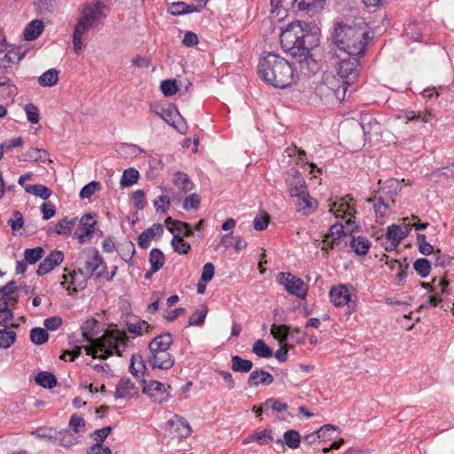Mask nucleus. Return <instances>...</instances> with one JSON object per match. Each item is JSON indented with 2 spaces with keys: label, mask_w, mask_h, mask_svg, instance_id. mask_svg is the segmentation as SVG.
<instances>
[{
  "label": "nucleus",
  "mask_w": 454,
  "mask_h": 454,
  "mask_svg": "<svg viewBox=\"0 0 454 454\" xmlns=\"http://www.w3.org/2000/svg\"><path fill=\"white\" fill-rule=\"evenodd\" d=\"M280 43L284 51L294 57H306L310 50L317 46L319 36L307 22L296 20L286 26L280 34Z\"/></svg>",
  "instance_id": "nucleus-1"
},
{
  "label": "nucleus",
  "mask_w": 454,
  "mask_h": 454,
  "mask_svg": "<svg viewBox=\"0 0 454 454\" xmlns=\"http://www.w3.org/2000/svg\"><path fill=\"white\" fill-rule=\"evenodd\" d=\"M258 72L265 82L279 89L292 86L297 79L292 64L273 52H263L259 60Z\"/></svg>",
  "instance_id": "nucleus-2"
},
{
  "label": "nucleus",
  "mask_w": 454,
  "mask_h": 454,
  "mask_svg": "<svg viewBox=\"0 0 454 454\" xmlns=\"http://www.w3.org/2000/svg\"><path fill=\"white\" fill-rule=\"evenodd\" d=\"M368 31L363 26L335 21L332 42L344 55L363 56L368 44Z\"/></svg>",
  "instance_id": "nucleus-3"
},
{
  "label": "nucleus",
  "mask_w": 454,
  "mask_h": 454,
  "mask_svg": "<svg viewBox=\"0 0 454 454\" xmlns=\"http://www.w3.org/2000/svg\"><path fill=\"white\" fill-rule=\"evenodd\" d=\"M361 56L338 55L340 59L338 67V74L341 81L335 76H325L328 89L333 92V97L342 101L345 98L348 88L356 82L359 76V58Z\"/></svg>",
  "instance_id": "nucleus-4"
},
{
  "label": "nucleus",
  "mask_w": 454,
  "mask_h": 454,
  "mask_svg": "<svg viewBox=\"0 0 454 454\" xmlns=\"http://www.w3.org/2000/svg\"><path fill=\"white\" fill-rule=\"evenodd\" d=\"M129 341V339L125 332L118 329L107 331L102 337L96 340L91 347L86 348L87 355L100 359H106L114 353L121 356Z\"/></svg>",
  "instance_id": "nucleus-5"
},
{
  "label": "nucleus",
  "mask_w": 454,
  "mask_h": 454,
  "mask_svg": "<svg viewBox=\"0 0 454 454\" xmlns=\"http://www.w3.org/2000/svg\"><path fill=\"white\" fill-rule=\"evenodd\" d=\"M75 266L85 276L96 278H102L107 269L98 250L92 247H85L78 254Z\"/></svg>",
  "instance_id": "nucleus-6"
},
{
  "label": "nucleus",
  "mask_w": 454,
  "mask_h": 454,
  "mask_svg": "<svg viewBox=\"0 0 454 454\" xmlns=\"http://www.w3.org/2000/svg\"><path fill=\"white\" fill-rule=\"evenodd\" d=\"M279 282L290 294L300 299H304L307 296L308 288L300 278L289 272H281L279 273Z\"/></svg>",
  "instance_id": "nucleus-7"
},
{
  "label": "nucleus",
  "mask_w": 454,
  "mask_h": 454,
  "mask_svg": "<svg viewBox=\"0 0 454 454\" xmlns=\"http://www.w3.org/2000/svg\"><path fill=\"white\" fill-rule=\"evenodd\" d=\"M408 218H403V222L406 223ZM411 230L410 223H404L403 225L392 224L387 227L386 232V238L389 244L386 246V250H395L401 240L405 239Z\"/></svg>",
  "instance_id": "nucleus-8"
},
{
  "label": "nucleus",
  "mask_w": 454,
  "mask_h": 454,
  "mask_svg": "<svg viewBox=\"0 0 454 454\" xmlns=\"http://www.w3.org/2000/svg\"><path fill=\"white\" fill-rule=\"evenodd\" d=\"M367 201L369 203H372L377 222L380 223H384V218L386 217L387 212L395 203V200H389V198L381 197L377 193H374L372 197L367 200Z\"/></svg>",
  "instance_id": "nucleus-9"
},
{
  "label": "nucleus",
  "mask_w": 454,
  "mask_h": 454,
  "mask_svg": "<svg viewBox=\"0 0 454 454\" xmlns=\"http://www.w3.org/2000/svg\"><path fill=\"white\" fill-rule=\"evenodd\" d=\"M286 183L289 189V194L293 198L308 191L304 178L295 168H291L286 173Z\"/></svg>",
  "instance_id": "nucleus-10"
},
{
  "label": "nucleus",
  "mask_w": 454,
  "mask_h": 454,
  "mask_svg": "<svg viewBox=\"0 0 454 454\" xmlns=\"http://www.w3.org/2000/svg\"><path fill=\"white\" fill-rule=\"evenodd\" d=\"M63 278L65 280L61 285L64 286L66 283H68L69 286L67 287V291L68 294H73L86 287L89 277L80 272L76 268L72 273L63 275Z\"/></svg>",
  "instance_id": "nucleus-11"
},
{
  "label": "nucleus",
  "mask_w": 454,
  "mask_h": 454,
  "mask_svg": "<svg viewBox=\"0 0 454 454\" xmlns=\"http://www.w3.org/2000/svg\"><path fill=\"white\" fill-rule=\"evenodd\" d=\"M147 362L153 369L168 370L175 364V357L169 352L148 354Z\"/></svg>",
  "instance_id": "nucleus-12"
},
{
  "label": "nucleus",
  "mask_w": 454,
  "mask_h": 454,
  "mask_svg": "<svg viewBox=\"0 0 454 454\" xmlns=\"http://www.w3.org/2000/svg\"><path fill=\"white\" fill-rule=\"evenodd\" d=\"M143 393L147 394L154 403H163L168 400L165 386L157 380H152L143 387Z\"/></svg>",
  "instance_id": "nucleus-13"
},
{
  "label": "nucleus",
  "mask_w": 454,
  "mask_h": 454,
  "mask_svg": "<svg viewBox=\"0 0 454 454\" xmlns=\"http://www.w3.org/2000/svg\"><path fill=\"white\" fill-rule=\"evenodd\" d=\"M93 215L85 214L79 222L78 231L75 232L79 243H84L95 231V225L97 223Z\"/></svg>",
  "instance_id": "nucleus-14"
},
{
  "label": "nucleus",
  "mask_w": 454,
  "mask_h": 454,
  "mask_svg": "<svg viewBox=\"0 0 454 454\" xmlns=\"http://www.w3.org/2000/svg\"><path fill=\"white\" fill-rule=\"evenodd\" d=\"M64 260V254L59 250H54L48 254L38 265L37 274L43 276L59 265Z\"/></svg>",
  "instance_id": "nucleus-15"
},
{
  "label": "nucleus",
  "mask_w": 454,
  "mask_h": 454,
  "mask_svg": "<svg viewBox=\"0 0 454 454\" xmlns=\"http://www.w3.org/2000/svg\"><path fill=\"white\" fill-rule=\"evenodd\" d=\"M169 429L181 438H186L191 435L192 430L188 421L183 417L175 415L168 421Z\"/></svg>",
  "instance_id": "nucleus-16"
},
{
  "label": "nucleus",
  "mask_w": 454,
  "mask_h": 454,
  "mask_svg": "<svg viewBox=\"0 0 454 454\" xmlns=\"http://www.w3.org/2000/svg\"><path fill=\"white\" fill-rule=\"evenodd\" d=\"M297 210L303 215H311L317 207V201L306 191L295 196Z\"/></svg>",
  "instance_id": "nucleus-17"
},
{
  "label": "nucleus",
  "mask_w": 454,
  "mask_h": 454,
  "mask_svg": "<svg viewBox=\"0 0 454 454\" xmlns=\"http://www.w3.org/2000/svg\"><path fill=\"white\" fill-rule=\"evenodd\" d=\"M173 343V338L170 333H163L154 337L148 345L149 354L167 352Z\"/></svg>",
  "instance_id": "nucleus-18"
},
{
  "label": "nucleus",
  "mask_w": 454,
  "mask_h": 454,
  "mask_svg": "<svg viewBox=\"0 0 454 454\" xmlns=\"http://www.w3.org/2000/svg\"><path fill=\"white\" fill-rule=\"evenodd\" d=\"M404 179L398 180L395 178L388 179L384 182L381 187L375 193L381 197L395 200V197L401 192Z\"/></svg>",
  "instance_id": "nucleus-19"
},
{
  "label": "nucleus",
  "mask_w": 454,
  "mask_h": 454,
  "mask_svg": "<svg viewBox=\"0 0 454 454\" xmlns=\"http://www.w3.org/2000/svg\"><path fill=\"white\" fill-rule=\"evenodd\" d=\"M163 226L160 223H154L150 228L145 230L138 237L137 245L143 249L150 246V242L154 238H160L163 233Z\"/></svg>",
  "instance_id": "nucleus-20"
},
{
  "label": "nucleus",
  "mask_w": 454,
  "mask_h": 454,
  "mask_svg": "<svg viewBox=\"0 0 454 454\" xmlns=\"http://www.w3.org/2000/svg\"><path fill=\"white\" fill-rule=\"evenodd\" d=\"M325 0H294V4L299 11L309 15H314L323 10Z\"/></svg>",
  "instance_id": "nucleus-21"
},
{
  "label": "nucleus",
  "mask_w": 454,
  "mask_h": 454,
  "mask_svg": "<svg viewBox=\"0 0 454 454\" xmlns=\"http://www.w3.org/2000/svg\"><path fill=\"white\" fill-rule=\"evenodd\" d=\"M331 301L337 307L347 304L350 299V294L345 286H334L329 293Z\"/></svg>",
  "instance_id": "nucleus-22"
},
{
  "label": "nucleus",
  "mask_w": 454,
  "mask_h": 454,
  "mask_svg": "<svg viewBox=\"0 0 454 454\" xmlns=\"http://www.w3.org/2000/svg\"><path fill=\"white\" fill-rule=\"evenodd\" d=\"M274 380L273 376L264 370L253 371L248 378L247 384L250 387H257L259 384L270 385Z\"/></svg>",
  "instance_id": "nucleus-23"
},
{
  "label": "nucleus",
  "mask_w": 454,
  "mask_h": 454,
  "mask_svg": "<svg viewBox=\"0 0 454 454\" xmlns=\"http://www.w3.org/2000/svg\"><path fill=\"white\" fill-rule=\"evenodd\" d=\"M329 211L333 213L336 218H344L349 216L347 220V223L349 224L352 221V213L350 206L342 200L332 202L330 205Z\"/></svg>",
  "instance_id": "nucleus-24"
},
{
  "label": "nucleus",
  "mask_w": 454,
  "mask_h": 454,
  "mask_svg": "<svg viewBox=\"0 0 454 454\" xmlns=\"http://www.w3.org/2000/svg\"><path fill=\"white\" fill-rule=\"evenodd\" d=\"M135 388L134 383L129 378H121L116 385L114 397L115 399L130 398L133 394L132 390Z\"/></svg>",
  "instance_id": "nucleus-25"
},
{
  "label": "nucleus",
  "mask_w": 454,
  "mask_h": 454,
  "mask_svg": "<svg viewBox=\"0 0 454 454\" xmlns=\"http://www.w3.org/2000/svg\"><path fill=\"white\" fill-rule=\"evenodd\" d=\"M44 24L42 20L30 21L24 29L23 36L26 41L35 40L43 31Z\"/></svg>",
  "instance_id": "nucleus-26"
},
{
  "label": "nucleus",
  "mask_w": 454,
  "mask_h": 454,
  "mask_svg": "<svg viewBox=\"0 0 454 454\" xmlns=\"http://www.w3.org/2000/svg\"><path fill=\"white\" fill-rule=\"evenodd\" d=\"M172 183L177 189H179L184 193L192 191L194 187L193 182L189 178V176L185 173L182 171H177L174 174Z\"/></svg>",
  "instance_id": "nucleus-27"
},
{
  "label": "nucleus",
  "mask_w": 454,
  "mask_h": 454,
  "mask_svg": "<svg viewBox=\"0 0 454 454\" xmlns=\"http://www.w3.org/2000/svg\"><path fill=\"white\" fill-rule=\"evenodd\" d=\"M349 245L352 250L358 255H364L368 253L371 247V242L362 236L350 235Z\"/></svg>",
  "instance_id": "nucleus-28"
},
{
  "label": "nucleus",
  "mask_w": 454,
  "mask_h": 454,
  "mask_svg": "<svg viewBox=\"0 0 454 454\" xmlns=\"http://www.w3.org/2000/svg\"><path fill=\"white\" fill-rule=\"evenodd\" d=\"M403 117L406 120V121H421L425 123L429 122L433 117V110L432 109H425L423 111H411V110H405L403 112Z\"/></svg>",
  "instance_id": "nucleus-29"
},
{
  "label": "nucleus",
  "mask_w": 454,
  "mask_h": 454,
  "mask_svg": "<svg viewBox=\"0 0 454 454\" xmlns=\"http://www.w3.org/2000/svg\"><path fill=\"white\" fill-rule=\"evenodd\" d=\"M26 192L30 193L34 196L39 197L43 200H48L52 192L47 186L43 184H27L24 186Z\"/></svg>",
  "instance_id": "nucleus-30"
},
{
  "label": "nucleus",
  "mask_w": 454,
  "mask_h": 454,
  "mask_svg": "<svg viewBox=\"0 0 454 454\" xmlns=\"http://www.w3.org/2000/svg\"><path fill=\"white\" fill-rule=\"evenodd\" d=\"M284 441L278 440L277 442L284 445L286 443L290 449L295 450L300 446L301 435L296 430H287L284 433Z\"/></svg>",
  "instance_id": "nucleus-31"
},
{
  "label": "nucleus",
  "mask_w": 454,
  "mask_h": 454,
  "mask_svg": "<svg viewBox=\"0 0 454 454\" xmlns=\"http://www.w3.org/2000/svg\"><path fill=\"white\" fill-rule=\"evenodd\" d=\"M88 33V30L84 28L82 22H77L73 34V44L74 51L76 54H79L82 50V36Z\"/></svg>",
  "instance_id": "nucleus-32"
},
{
  "label": "nucleus",
  "mask_w": 454,
  "mask_h": 454,
  "mask_svg": "<svg viewBox=\"0 0 454 454\" xmlns=\"http://www.w3.org/2000/svg\"><path fill=\"white\" fill-rule=\"evenodd\" d=\"M100 17L101 10L98 5H88L82 10L80 19L94 25L99 20Z\"/></svg>",
  "instance_id": "nucleus-33"
},
{
  "label": "nucleus",
  "mask_w": 454,
  "mask_h": 454,
  "mask_svg": "<svg viewBox=\"0 0 454 454\" xmlns=\"http://www.w3.org/2000/svg\"><path fill=\"white\" fill-rule=\"evenodd\" d=\"M194 5L184 2H175L168 5V12L174 16L194 12Z\"/></svg>",
  "instance_id": "nucleus-34"
},
{
  "label": "nucleus",
  "mask_w": 454,
  "mask_h": 454,
  "mask_svg": "<svg viewBox=\"0 0 454 454\" xmlns=\"http://www.w3.org/2000/svg\"><path fill=\"white\" fill-rule=\"evenodd\" d=\"M35 381L39 386L51 389L57 386V378L54 374L48 372H39L35 379Z\"/></svg>",
  "instance_id": "nucleus-35"
},
{
  "label": "nucleus",
  "mask_w": 454,
  "mask_h": 454,
  "mask_svg": "<svg viewBox=\"0 0 454 454\" xmlns=\"http://www.w3.org/2000/svg\"><path fill=\"white\" fill-rule=\"evenodd\" d=\"M54 441L63 447H70L78 443L77 438L68 430L58 432L54 436Z\"/></svg>",
  "instance_id": "nucleus-36"
},
{
  "label": "nucleus",
  "mask_w": 454,
  "mask_h": 454,
  "mask_svg": "<svg viewBox=\"0 0 454 454\" xmlns=\"http://www.w3.org/2000/svg\"><path fill=\"white\" fill-rule=\"evenodd\" d=\"M346 236L347 234L343 230V225L340 223H334L329 228V232L325 235V238L332 239L330 247H333L335 245L340 244L342 237Z\"/></svg>",
  "instance_id": "nucleus-37"
},
{
  "label": "nucleus",
  "mask_w": 454,
  "mask_h": 454,
  "mask_svg": "<svg viewBox=\"0 0 454 454\" xmlns=\"http://www.w3.org/2000/svg\"><path fill=\"white\" fill-rule=\"evenodd\" d=\"M59 82V72L55 68H51L44 72L38 78V82L43 87H52Z\"/></svg>",
  "instance_id": "nucleus-38"
},
{
  "label": "nucleus",
  "mask_w": 454,
  "mask_h": 454,
  "mask_svg": "<svg viewBox=\"0 0 454 454\" xmlns=\"http://www.w3.org/2000/svg\"><path fill=\"white\" fill-rule=\"evenodd\" d=\"M252 367L253 362L251 360L244 359L237 355L231 356V369L234 372H248Z\"/></svg>",
  "instance_id": "nucleus-39"
},
{
  "label": "nucleus",
  "mask_w": 454,
  "mask_h": 454,
  "mask_svg": "<svg viewBox=\"0 0 454 454\" xmlns=\"http://www.w3.org/2000/svg\"><path fill=\"white\" fill-rule=\"evenodd\" d=\"M130 372L135 377H140L144 375V372L146 369L145 362L140 355H133L130 359Z\"/></svg>",
  "instance_id": "nucleus-40"
},
{
  "label": "nucleus",
  "mask_w": 454,
  "mask_h": 454,
  "mask_svg": "<svg viewBox=\"0 0 454 454\" xmlns=\"http://www.w3.org/2000/svg\"><path fill=\"white\" fill-rule=\"evenodd\" d=\"M24 57V53H20L19 48H13L8 51L2 59L3 68L6 69L13 63L20 62Z\"/></svg>",
  "instance_id": "nucleus-41"
},
{
  "label": "nucleus",
  "mask_w": 454,
  "mask_h": 454,
  "mask_svg": "<svg viewBox=\"0 0 454 454\" xmlns=\"http://www.w3.org/2000/svg\"><path fill=\"white\" fill-rule=\"evenodd\" d=\"M171 246L173 250L179 254H186L191 250V245L184 239L180 233L174 234Z\"/></svg>",
  "instance_id": "nucleus-42"
},
{
  "label": "nucleus",
  "mask_w": 454,
  "mask_h": 454,
  "mask_svg": "<svg viewBox=\"0 0 454 454\" xmlns=\"http://www.w3.org/2000/svg\"><path fill=\"white\" fill-rule=\"evenodd\" d=\"M149 262L152 267V272L158 271L165 262L163 253L158 248H153L149 254Z\"/></svg>",
  "instance_id": "nucleus-43"
},
{
  "label": "nucleus",
  "mask_w": 454,
  "mask_h": 454,
  "mask_svg": "<svg viewBox=\"0 0 454 454\" xmlns=\"http://www.w3.org/2000/svg\"><path fill=\"white\" fill-rule=\"evenodd\" d=\"M338 429L339 428L335 426H333L331 424H326V425L321 427L319 429L306 434L303 437V442L308 445H311V444L320 441V434H323L324 430H338Z\"/></svg>",
  "instance_id": "nucleus-44"
},
{
  "label": "nucleus",
  "mask_w": 454,
  "mask_h": 454,
  "mask_svg": "<svg viewBox=\"0 0 454 454\" xmlns=\"http://www.w3.org/2000/svg\"><path fill=\"white\" fill-rule=\"evenodd\" d=\"M76 223V218L64 217L56 224V233L59 235L69 234Z\"/></svg>",
  "instance_id": "nucleus-45"
},
{
  "label": "nucleus",
  "mask_w": 454,
  "mask_h": 454,
  "mask_svg": "<svg viewBox=\"0 0 454 454\" xmlns=\"http://www.w3.org/2000/svg\"><path fill=\"white\" fill-rule=\"evenodd\" d=\"M254 441H256L259 444L262 445L273 441V437L270 435L266 430L256 432L254 434H250L246 437L243 441V444H248Z\"/></svg>",
  "instance_id": "nucleus-46"
},
{
  "label": "nucleus",
  "mask_w": 454,
  "mask_h": 454,
  "mask_svg": "<svg viewBox=\"0 0 454 454\" xmlns=\"http://www.w3.org/2000/svg\"><path fill=\"white\" fill-rule=\"evenodd\" d=\"M30 340L35 345H42L49 340V333L44 328L35 327L30 331Z\"/></svg>",
  "instance_id": "nucleus-47"
},
{
  "label": "nucleus",
  "mask_w": 454,
  "mask_h": 454,
  "mask_svg": "<svg viewBox=\"0 0 454 454\" xmlns=\"http://www.w3.org/2000/svg\"><path fill=\"white\" fill-rule=\"evenodd\" d=\"M44 254L43 248L37 247L35 248H27L24 251V258L27 263L35 264L43 258Z\"/></svg>",
  "instance_id": "nucleus-48"
},
{
  "label": "nucleus",
  "mask_w": 454,
  "mask_h": 454,
  "mask_svg": "<svg viewBox=\"0 0 454 454\" xmlns=\"http://www.w3.org/2000/svg\"><path fill=\"white\" fill-rule=\"evenodd\" d=\"M252 350L256 356L262 358H269L273 355L271 348L262 340H257L254 343Z\"/></svg>",
  "instance_id": "nucleus-49"
},
{
  "label": "nucleus",
  "mask_w": 454,
  "mask_h": 454,
  "mask_svg": "<svg viewBox=\"0 0 454 454\" xmlns=\"http://www.w3.org/2000/svg\"><path fill=\"white\" fill-rule=\"evenodd\" d=\"M16 333L7 328L0 330V348H10L16 340Z\"/></svg>",
  "instance_id": "nucleus-50"
},
{
  "label": "nucleus",
  "mask_w": 454,
  "mask_h": 454,
  "mask_svg": "<svg viewBox=\"0 0 454 454\" xmlns=\"http://www.w3.org/2000/svg\"><path fill=\"white\" fill-rule=\"evenodd\" d=\"M139 178V172L135 168H128L124 170L121 179V185L123 187L131 186L136 184Z\"/></svg>",
  "instance_id": "nucleus-51"
},
{
  "label": "nucleus",
  "mask_w": 454,
  "mask_h": 454,
  "mask_svg": "<svg viewBox=\"0 0 454 454\" xmlns=\"http://www.w3.org/2000/svg\"><path fill=\"white\" fill-rule=\"evenodd\" d=\"M25 158L27 160L31 161H46L49 159V153L39 148H29L25 154Z\"/></svg>",
  "instance_id": "nucleus-52"
},
{
  "label": "nucleus",
  "mask_w": 454,
  "mask_h": 454,
  "mask_svg": "<svg viewBox=\"0 0 454 454\" xmlns=\"http://www.w3.org/2000/svg\"><path fill=\"white\" fill-rule=\"evenodd\" d=\"M413 268L421 278H426L430 273L431 263L426 258H419L414 262Z\"/></svg>",
  "instance_id": "nucleus-53"
},
{
  "label": "nucleus",
  "mask_w": 454,
  "mask_h": 454,
  "mask_svg": "<svg viewBox=\"0 0 454 454\" xmlns=\"http://www.w3.org/2000/svg\"><path fill=\"white\" fill-rule=\"evenodd\" d=\"M270 333L279 342L283 343L287 340L289 335V327L286 325H273L270 329Z\"/></svg>",
  "instance_id": "nucleus-54"
},
{
  "label": "nucleus",
  "mask_w": 454,
  "mask_h": 454,
  "mask_svg": "<svg viewBox=\"0 0 454 454\" xmlns=\"http://www.w3.org/2000/svg\"><path fill=\"white\" fill-rule=\"evenodd\" d=\"M150 328V325L145 321L127 324V331L135 336L142 335L143 332H149Z\"/></svg>",
  "instance_id": "nucleus-55"
},
{
  "label": "nucleus",
  "mask_w": 454,
  "mask_h": 454,
  "mask_svg": "<svg viewBox=\"0 0 454 454\" xmlns=\"http://www.w3.org/2000/svg\"><path fill=\"white\" fill-rule=\"evenodd\" d=\"M101 189V184L98 181H91L90 183L84 185L80 191V198L90 199L97 191Z\"/></svg>",
  "instance_id": "nucleus-56"
},
{
  "label": "nucleus",
  "mask_w": 454,
  "mask_h": 454,
  "mask_svg": "<svg viewBox=\"0 0 454 454\" xmlns=\"http://www.w3.org/2000/svg\"><path fill=\"white\" fill-rule=\"evenodd\" d=\"M207 314V309L202 306L200 309L196 310L189 318V325L198 326L201 325Z\"/></svg>",
  "instance_id": "nucleus-57"
},
{
  "label": "nucleus",
  "mask_w": 454,
  "mask_h": 454,
  "mask_svg": "<svg viewBox=\"0 0 454 454\" xmlns=\"http://www.w3.org/2000/svg\"><path fill=\"white\" fill-rule=\"evenodd\" d=\"M135 245L130 240H126L121 244L120 255L125 262H129L135 254Z\"/></svg>",
  "instance_id": "nucleus-58"
},
{
  "label": "nucleus",
  "mask_w": 454,
  "mask_h": 454,
  "mask_svg": "<svg viewBox=\"0 0 454 454\" xmlns=\"http://www.w3.org/2000/svg\"><path fill=\"white\" fill-rule=\"evenodd\" d=\"M112 430V427L108 426L100 429H97L93 433H91L90 437L95 441L94 444L103 445V442H105L106 438L111 434Z\"/></svg>",
  "instance_id": "nucleus-59"
},
{
  "label": "nucleus",
  "mask_w": 454,
  "mask_h": 454,
  "mask_svg": "<svg viewBox=\"0 0 454 454\" xmlns=\"http://www.w3.org/2000/svg\"><path fill=\"white\" fill-rule=\"evenodd\" d=\"M200 204V198L197 193H192L185 197L183 201L184 210H197Z\"/></svg>",
  "instance_id": "nucleus-60"
},
{
  "label": "nucleus",
  "mask_w": 454,
  "mask_h": 454,
  "mask_svg": "<svg viewBox=\"0 0 454 454\" xmlns=\"http://www.w3.org/2000/svg\"><path fill=\"white\" fill-rule=\"evenodd\" d=\"M160 90L164 96L171 97L177 92L178 87H177L176 82L175 80L168 79V80H165L161 82Z\"/></svg>",
  "instance_id": "nucleus-61"
},
{
  "label": "nucleus",
  "mask_w": 454,
  "mask_h": 454,
  "mask_svg": "<svg viewBox=\"0 0 454 454\" xmlns=\"http://www.w3.org/2000/svg\"><path fill=\"white\" fill-rule=\"evenodd\" d=\"M170 199L167 195H160L154 201L153 206L157 212L166 213L170 207Z\"/></svg>",
  "instance_id": "nucleus-62"
},
{
  "label": "nucleus",
  "mask_w": 454,
  "mask_h": 454,
  "mask_svg": "<svg viewBox=\"0 0 454 454\" xmlns=\"http://www.w3.org/2000/svg\"><path fill=\"white\" fill-rule=\"evenodd\" d=\"M68 426L74 433H80L85 429V420L81 416L74 414L70 418Z\"/></svg>",
  "instance_id": "nucleus-63"
},
{
  "label": "nucleus",
  "mask_w": 454,
  "mask_h": 454,
  "mask_svg": "<svg viewBox=\"0 0 454 454\" xmlns=\"http://www.w3.org/2000/svg\"><path fill=\"white\" fill-rule=\"evenodd\" d=\"M7 223L13 231L20 230L24 224L22 214L20 211L15 210L13 212V217L9 219Z\"/></svg>",
  "instance_id": "nucleus-64"
}]
</instances>
